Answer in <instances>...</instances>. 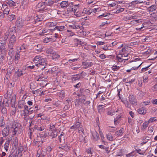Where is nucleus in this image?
Instances as JSON below:
<instances>
[{"label":"nucleus","mask_w":157,"mask_h":157,"mask_svg":"<svg viewBox=\"0 0 157 157\" xmlns=\"http://www.w3.org/2000/svg\"><path fill=\"white\" fill-rule=\"evenodd\" d=\"M40 56H36L34 59V62L35 63L36 66H37L38 67V65L40 59Z\"/></svg>","instance_id":"5701e85b"},{"label":"nucleus","mask_w":157,"mask_h":157,"mask_svg":"<svg viewBox=\"0 0 157 157\" xmlns=\"http://www.w3.org/2000/svg\"><path fill=\"white\" fill-rule=\"evenodd\" d=\"M52 148L50 146H48L47 148V150L48 152H50L52 150Z\"/></svg>","instance_id":"69168bd1"},{"label":"nucleus","mask_w":157,"mask_h":157,"mask_svg":"<svg viewBox=\"0 0 157 157\" xmlns=\"http://www.w3.org/2000/svg\"><path fill=\"white\" fill-rule=\"evenodd\" d=\"M43 78H44V77H42L41 76H40H40H36V77L35 79H36V81H43V80L42 79H43Z\"/></svg>","instance_id":"79ce46f5"},{"label":"nucleus","mask_w":157,"mask_h":157,"mask_svg":"<svg viewBox=\"0 0 157 157\" xmlns=\"http://www.w3.org/2000/svg\"><path fill=\"white\" fill-rule=\"evenodd\" d=\"M151 65H151L148 66L147 67H145L142 68L141 70V71L142 72H145V71H147V70L148 68V67H149Z\"/></svg>","instance_id":"3c124183"},{"label":"nucleus","mask_w":157,"mask_h":157,"mask_svg":"<svg viewBox=\"0 0 157 157\" xmlns=\"http://www.w3.org/2000/svg\"><path fill=\"white\" fill-rule=\"evenodd\" d=\"M8 157H17L16 155L13 153L10 154Z\"/></svg>","instance_id":"774afa93"},{"label":"nucleus","mask_w":157,"mask_h":157,"mask_svg":"<svg viewBox=\"0 0 157 157\" xmlns=\"http://www.w3.org/2000/svg\"><path fill=\"white\" fill-rule=\"evenodd\" d=\"M72 5V3H69L67 1H63L60 3V6L62 8L66 7L69 6H70V4Z\"/></svg>","instance_id":"9b49d317"},{"label":"nucleus","mask_w":157,"mask_h":157,"mask_svg":"<svg viewBox=\"0 0 157 157\" xmlns=\"http://www.w3.org/2000/svg\"><path fill=\"white\" fill-rule=\"evenodd\" d=\"M6 124L3 116L0 117V127H3Z\"/></svg>","instance_id":"b1692460"},{"label":"nucleus","mask_w":157,"mask_h":157,"mask_svg":"<svg viewBox=\"0 0 157 157\" xmlns=\"http://www.w3.org/2000/svg\"><path fill=\"white\" fill-rule=\"evenodd\" d=\"M56 23L55 22H48L47 23V26L48 27H54L56 25Z\"/></svg>","instance_id":"7c9ffc66"},{"label":"nucleus","mask_w":157,"mask_h":157,"mask_svg":"<svg viewBox=\"0 0 157 157\" xmlns=\"http://www.w3.org/2000/svg\"><path fill=\"white\" fill-rule=\"evenodd\" d=\"M51 29H48L46 28H44L42 30V32L41 33V35H43V34L44 33H48L47 34H48V31L50 30H50Z\"/></svg>","instance_id":"58836bf2"},{"label":"nucleus","mask_w":157,"mask_h":157,"mask_svg":"<svg viewBox=\"0 0 157 157\" xmlns=\"http://www.w3.org/2000/svg\"><path fill=\"white\" fill-rule=\"evenodd\" d=\"M128 47L125 46L122 48V49L119 51L118 55H121V57H127L128 54Z\"/></svg>","instance_id":"20e7f679"},{"label":"nucleus","mask_w":157,"mask_h":157,"mask_svg":"<svg viewBox=\"0 0 157 157\" xmlns=\"http://www.w3.org/2000/svg\"><path fill=\"white\" fill-rule=\"evenodd\" d=\"M125 6H123L121 7L120 6H118L117 8V10L115 13H118L123 11L125 9Z\"/></svg>","instance_id":"2eb2a0df"},{"label":"nucleus","mask_w":157,"mask_h":157,"mask_svg":"<svg viewBox=\"0 0 157 157\" xmlns=\"http://www.w3.org/2000/svg\"><path fill=\"white\" fill-rule=\"evenodd\" d=\"M21 111H23V116H24L25 117H27L29 114H31L29 111V110L25 111H24L22 110Z\"/></svg>","instance_id":"72a5a7b5"},{"label":"nucleus","mask_w":157,"mask_h":157,"mask_svg":"<svg viewBox=\"0 0 157 157\" xmlns=\"http://www.w3.org/2000/svg\"><path fill=\"white\" fill-rule=\"evenodd\" d=\"M20 51L19 52H16V54L15 56V58L16 59H19L20 58Z\"/></svg>","instance_id":"ea45409f"},{"label":"nucleus","mask_w":157,"mask_h":157,"mask_svg":"<svg viewBox=\"0 0 157 157\" xmlns=\"http://www.w3.org/2000/svg\"><path fill=\"white\" fill-rule=\"evenodd\" d=\"M46 4L44 2H40L38 3L37 5V7L38 8H40L39 11H45L48 10L49 11L51 10L50 9H48L46 6Z\"/></svg>","instance_id":"0eeeda50"},{"label":"nucleus","mask_w":157,"mask_h":157,"mask_svg":"<svg viewBox=\"0 0 157 157\" xmlns=\"http://www.w3.org/2000/svg\"><path fill=\"white\" fill-rule=\"evenodd\" d=\"M134 151H132L131 152L127 154L126 155V157H130L131 156H132L134 155L133 154V153H134Z\"/></svg>","instance_id":"5fc2aeb1"},{"label":"nucleus","mask_w":157,"mask_h":157,"mask_svg":"<svg viewBox=\"0 0 157 157\" xmlns=\"http://www.w3.org/2000/svg\"><path fill=\"white\" fill-rule=\"evenodd\" d=\"M25 105V103L24 102L20 101L18 103V107L20 109H24Z\"/></svg>","instance_id":"393cba45"},{"label":"nucleus","mask_w":157,"mask_h":157,"mask_svg":"<svg viewBox=\"0 0 157 157\" xmlns=\"http://www.w3.org/2000/svg\"><path fill=\"white\" fill-rule=\"evenodd\" d=\"M15 15L13 14L9 15L8 16V20L11 21L14 19Z\"/></svg>","instance_id":"37998d69"},{"label":"nucleus","mask_w":157,"mask_h":157,"mask_svg":"<svg viewBox=\"0 0 157 157\" xmlns=\"http://www.w3.org/2000/svg\"><path fill=\"white\" fill-rule=\"evenodd\" d=\"M137 111L138 113L140 114H145L146 113V111L143 108L138 109Z\"/></svg>","instance_id":"cd10ccee"},{"label":"nucleus","mask_w":157,"mask_h":157,"mask_svg":"<svg viewBox=\"0 0 157 157\" xmlns=\"http://www.w3.org/2000/svg\"><path fill=\"white\" fill-rule=\"evenodd\" d=\"M135 150L137 151V153H139L140 155H143L145 153L144 152H140V151H141V150L140 149H137L136 148H135Z\"/></svg>","instance_id":"8fccbe9b"},{"label":"nucleus","mask_w":157,"mask_h":157,"mask_svg":"<svg viewBox=\"0 0 157 157\" xmlns=\"http://www.w3.org/2000/svg\"><path fill=\"white\" fill-rule=\"evenodd\" d=\"M114 112L113 111V110H111L107 112V114L109 115L113 116L114 114Z\"/></svg>","instance_id":"de8ad7c7"},{"label":"nucleus","mask_w":157,"mask_h":157,"mask_svg":"<svg viewBox=\"0 0 157 157\" xmlns=\"http://www.w3.org/2000/svg\"><path fill=\"white\" fill-rule=\"evenodd\" d=\"M53 59H58L60 57V56L55 52H52L51 55Z\"/></svg>","instance_id":"4be33fe9"},{"label":"nucleus","mask_w":157,"mask_h":157,"mask_svg":"<svg viewBox=\"0 0 157 157\" xmlns=\"http://www.w3.org/2000/svg\"><path fill=\"white\" fill-rule=\"evenodd\" d=\"M117 59L118 60L119 62H122L123 60L126 61L128 59V58L123 59L121 58V57L117 56L116 57Z\"/></svg>","instance_id":"a19ab883"},{"label":"nucleus","mask_w":157,"mask_h":157,"mask_svg":"<svg viewBox=\"0 0 157 157\" xmlns=\"http://www.w3.org/2000/svg\"><path fill=\"white\" fill-rule=\"evenodd\" d=\"M106 137L109 140L112 141L113 140V138L110 133L106 135Z\"/></svg>","instance_id":"e433bc0d"},{"label":"nucleus","mask_w":157,"mask_h":157,"mask_svg":"<svg viewBox=\"0 0 157 157\" xmlns=\"http://www.w3.org/2000/svg\"><path fill=\"white\" fill-rule=\"evenodd\" d=\"M51 15V14L48 13L36 15L34 18L35 24H36L38 22L41 21L43 20H46L48 19L50 17Z\"/></svg>","instance_id":"f257e3e1"},{"label":"nucleus","mask_w":157,"mask_h":157,"mask_svg":"<svg viewBox=\"0 0 157 157\" xmlns=\"http://www.w3.org/2000/svg\"><path fill=\"white\" fill-rule=\"evenodd\" d=\"M2 116H6L7 115V110L5 107H3L1 110Z\"/></svg>","instance_id":"bb28decb"},{"label":"nucleus","mask_w":157,"mask_h":157,"mask_svg":"<svg viewBox=\"0 0 157 157\" xmlns=\"http://www.w3.org/2000/svg\"><path fill=\"white\" fill-rule=\"evenodd\" d=\"M70 147L68 146L67 144L65 145H61V146L59 147V149H61L62 150H64L66 151H67L69 150Z\"/></svg>","instance_id":"6ab92c4d"},{"label":"nucleus","mask_w":157,"mask_h":157,"mask_svg":"<svg viewBox=\"0 0 157 157\" xmlns=\"http://www.w3.org/2000/svg\"><path fill=\"white\" fill-rule=\"evenodd\" d=\"M43 42L44 43H48L49 42V38L46 37L44 38L43 40Z\"/></svg>","instance_id":"13d9d810"},{"label":"nucleus","mask_w":157,"mask_h":157,"mask_svg":"<svg viewBox=\"0 0 157 157\" xmlns=\"http://www.w3.org/2000/svg\"><path fill=\"white\" fill-rule=\"evenodd\" d=\"M135 80V78H133L131 79V80H129L126 83L128 84H130L133 82H134Z\"/></svg>","instance_id":"6e6d98bb"},{"label":"nucleus","mask_w":157,"mask_h":157,"mask_svg":"<svg viewBox=\"0 0 157 157\" xmlns=\"http://www.w3.org/2000/svg\"><path fill=\"white\" fill-rule=\"evenodd\" d=\"M101 10V9L100 8H94L92 9L91 10H88L87 11H86V10H85V9L83 10V13H87V12H89L90 14L92 12L95 13L96 12H99Z\"/></svg>","instance_id":"ddd939ff"},{"label":"nucleus","mask_w":157,"mask_h":157,"mask_svg":"<svg viewBox=\"0 0 157 157\" xmlns=\"http://www.w3.org/2000/svg\"><path fill=\"white\" fill-rule=\"evenodd\" d=\"M92 136L94 139L96 140H98L99 138L98 133L96 131L92 133Z\"/></svg>","instance_id":"a878e982"},{"label":"nucleus","mask_w":157,"mask_h":157,"mask_svg":"<svg viewBox=\"0 0 157 157\" xmlns=\"http://www.w3.org/2000/svg\"><path fill=\"white\" fill-rule=\"evenodd\" d=\"M22 126L19 123L15 122L14 127H12L13 135L14 136L16 135L17 133L20 134L22 129Z\"/></svg>","instance_id":"f03ea898"},{"label":"nucleus","mask_w":157,"mask_h":157,"mask_svg":"<svg viewBox=\"0 0 157 157\" xmlns=\"http://www.w3.org/2000/svg\"><path fill=\"white\" fill-rule=\"evenodd\" d=\"M46 126L45 124L41 123L40 121L39 120L34 126L35 129L39 131H41L44 130Z\"/></svg>","instance_id":"7ed1b4c3"},{"label":"nucleus","mask_w":157,"mask_h":157,"mask_svg":"<svg viewBox=\"0 0 157 157\" xmlns=\"http://www.w3.org/2000/svg\"><path fill=\"white\" fill-rule=\"evenodd\" d=\"M142 63H140L139 62L134 61L133 62V65L135 66L134 67L132 68V69L134 70L137 69L138 67L142 64Z\"/></svg>","instance_id":"a211bd4d"},{"label":"nucleus","mask_w":157,"mask_h":157,"mask_svg":"<svg viewBox=\"0 0 157 157\" xmlns=\"http://www.w3.org/2000/svg\"><path fill=\"white\" fill-rule=\"evenodd\" d=\"M156 9V6L155 5H153L148 7L147 10L149 12H153Z\"/></svg>","instance_id":"aec40b11"},{"label":"nucleus","mask_w":157,"mask_h":157,"mask_svg":"<svg viewBox=\"0 0 157 157\" xmlns=\"http://www.w3.org/2000/svg\"><path fill=\"white\" fill-rule=\"evenodd\" d=\"M9 9L5 8L3 11V13L7 15L9 14Z\"/></svg>","instance_id":"09e8293b"},{"label":"nucleus","mask_w":157,"mask_h":157,"mask_svg":"<svg viewBox=\"0 0 157 157\" xmlns=\"http://www.w3.org/2000/svg\"><path fill=\"white\" fill-rule=\"evenodd\" d=\"M129 100L130 103L133 105L136 106L137 105L136 99L133 95H130Z\"/></svg>","instance_id":"1a4fd4ad"},{"label":"nucleus","mask_w":157,"mask_h":157,"mask_svg":"<svg viewBox=\"0 0 157 157\" xmlns=\"http://www.w3.org/2000/svg\"><path fill=\"white\" fill-rule=\"evenodd\" d=\"M79 79V77H78L77 75H74L72 76L71 79L73 82H75L77 80H78Z\"/></svg>","instance_id":"2f4dec72"},{"label":"nucleus","mask_w":157,"mask_h":157,"mask_svg":"<svg viewBox=\"0 0 157 157\" xmlns=\"http://www.w3.org/2000/svg\"><path fill=\"white\" fill-rule=\"evenodd\" d=\"M81 123L79 122H77L73 125L70 128L71 129H78V132H79L80 131L83 132L84 130L82 127Z\"/></svg>","instance_id":"39448f33"},{"label":"nucleus","mask_w":157,"mask_h":157,"mask_svg":"<svg viewBox=\"0 0 157 157\" xmlns=\"http://www.w3.org/2000/svg\"><path fill=\"white\" fill-rule=\"evenodd\" d=\"M149 124V122H148L145 121V122L143 124L142 127H141V130H145L146 129V128L148 126Z\"/></svg>","instance_id":"c85d7f7f"},{"label":"nucleus","mask_w":157,"mask_h":157,"mask_svg":"<svg viewBox=\"0 0 157 157\" xmlns=\"http://www.w3.org/2000/svg\"><path fill=\"white\" fill-rule=\"evenodd\" d=\"M156 121V119L155 117H151L148 120V122H149V123H151L152 122Z\"/></svg>","instance_id":"a18cd8bd"},{"label":"nucleus","mask_w":157,"mask_h":157,"mask_svg":"<svg viewBox=\"0 0 157 157\" xmlns=\"http://www.w3.org/2000/svg\"><path fill=\"white\" fill-rule=\"evenodd\" d=\"M99 57L102 59H104L105 58V55L103 54L100 55Z\"/></svg>","instance_id":"338daca9"},{"label":"nucleus","mask_w":157,"mask_h":157,"mask_svg":"<svg viewBox=\"0 0 157 157\" xmlns=\"http://www.w3.org/2000/svg\"><path fill=\"white\" fill-rule=\"evenodd\" d=\"M9 128L7 126L2 130V133L3 136L4 137L7 136L9 134Z\"/></svg>","instance_id":"9d476101"},{"label":"nucleus","mask_w":157,"mask_h":157,"mask_svg":"<svg viewBox=\"0 0 157 157\" xmlns=\"http://www.w3.org/2000/svg\"><path fill=\"white\" fill-rule=\"evenodd\" d=\"M65 28L64 26H56L55 27L52 29H51V31H54L55 30H57L59 32L63 31L64 30Z\"/></svg>","instance_id":"4468645a"},{"label":"nucleus","mask_w":157,"mask_h":157,"mask_svg":"<svg viewBox=\"0 0 157 157\" xmlns=\"http://www.w3.org/2000/svg\"><path fill=\"white\" fill-rule=\"evenodd\" d=\"M58 2V0H45V3L46 4V5L49 6H51L55 3H56Z\"/></svg>","instance_id":"f8f14e48"},{"label":"nucleus","mask_w":157,"mask_h":157,"mask_svg":"<svg viewBox=\"0 0 157 157\" xmlns=\"http://www.w3.org/2000/svg\"><path fill=\"white\" fill-rule=\"evenodd\" d=\"M112 70L114 71H117L118 70L120 67L117 65H113L112 67Z\"/></svg>","instance_id":"49530a36"},{"label":"nucleus","mask_w":157,"mask_h":157,"mask_svg":"<svg viewBox=\"0 0 157 157\" xmlns=\"http://www.w3.org/2000/svg\"><path fill=\"white\" fill-rule=\"evenodd\" d=\"M26 47H25L24 45H23L21 46L20 47V50L22 51L26 49Z\"/></svg>","instance_id":"0e129e2a"},{"label":"nucleus","mask_w":157,"mask_h":157,"mask_svg":"<svg viewBox=\"0 0 157 157\" xmlns=\"http://www.w3.org/2000/svg\"><path fill=\"white\" fill-rule=\"evenodd\" d=\"M108 24V23L107 21H106L105 22H102L101 24L100 25V27H102L104 26L105 25L107 24Z\"/></svg>","instance_id":"052dcab7"},{"label":"nucleus","mask_w":157,"mask_h":157,"mask_svg":"<svg viewBox=\"0 0 157 157\" xmlns=\"http://www.w3.org/2000/svg\"><path fill=\"white\" fill-rule=\"evenodd\" d=\"M29 110L31 114L33 112L36 111L34 109L33 107H32L29 108Z\"/></svg>","instance_id":"bf43d9fd"},{"label":"nucleus","mask_w":157,"mask_h":157,"mask_svg":"<svg viewBox=\"0 0 157 157\" xmlns=\"http://www.w3.org/2000/svg\"><path fill=\"white\" fill-rule=\"evenodd\" d=\"M6 42L4 40L2 41L0 40V50H4L6 48Z\"/></svg>","instance_id":"412c9836"},{"label":"nucleus","mask_w":157,"mask_h":157,"mask_svg":"<svg viewBox=\"0 0 157 157\" xmlns=\"http://www.w3.org/2000/svg\"><path fill=\"white\" fill-rule=\"evenodd\" d=\"M124 104L126 107L128 108H130L131 105L128 101H127Z\"/></svg>","instance_id":"864d4df0"},{"label":"nucleus","mask_w":157,"mask_h":157,"mask_svg":"<svg viewBox=\"0 0 157 157\" xmlns=\"http://www.w3.org/2000/svg\"><path fill=\"white\" fill-rule=\"evenodd\" d=\"M8 4L10 6H16V3L12 0H10L7 2Z\"/></svg>","instance_id":"473e14b6"},{"label":"nucleus","mask_w":157,"mask_h":157,"mask_svg":"<svg viewBox=\"0 0 157 157\" xmlns=\"http://www.w3.org/2000/svg\"><path fill=\"white\" fill-rule=\"evenodd\" d=\"M75 40L76 41L78 42V44H80L81 45H82L83 44H84L80 40L78 39H76Z\"/></svg>","instance_id":"4d7b16f0"},{"label":"nucleus","mask_w":157,"mask_h":157,"mask_svg":"<svg viewBox=\"0 0 157 157\" xmlns=\"http://www.w3.org/2000/svg\"><path fill=\"white\" fill-rule=\"evenodd\" d=\"M141 104L143 106L145 107L147 105H150V102L148 101L143 102H142Z\"/></svg>","instance_id":"c03bdc74"},{"label":"nucleus","mask_w":157,"mask_h":157,"mask_svg":"<svg viewBox=\"0 0 157 157\" xmlns=\"http://www.w3.org/2000/svg\"><path fill=\"white\" fill-rule=\"evenodd\" d=\"M78 7V5H76L75 6H73L71 8L67 9V11H73L74 13H75L77 10V8Z\"/></svg>","instance_id":"dca6fc26"},{"label":"nucleus","mask_w":157,"mask_h":157,"mask_svg":"<svg viewBox=\"0 0 157 157\" xmlns=\"http://www.w3.org/2000/svg\"><path fill=\"white\" fill-rule=\"evenodd\" d=\"M123 128H122L119 130L116 131L115 132V135L118 136H121L123 133Z\"/></svg>","instance_id":"c756f323"},{"label":"nucleus","mask_w":157,"mask_h":157,"mask_svg":"<svg viewBox=\"0 0 157 157\" xmlns=\"http://www.w3.org/2000/svg\"><path fill=\"white\" fill-rule=\"evenodd\" d=\"M10 144V141H7L5 144H4V148L6 151H7L8 150V148Z\"/></svg>","instance_id":"f704fd0d"},{"label":"nucleus","mask_w":157,"mask_h":157,"mask_svg":"<svg viewBox=\"0 0 157 157\" xmlns=\"http://www.w3.org/2000/svg\"><path fill=\"white\" fill-rule=\"evenodd\" d=\"M55 128V126L54 124H50V128L52 130H53Z\"/></svg>","instance_id":"680f3d73"},{"label":"nucleus","mask_w":157,"mask_h":157,"mask_svg":"<svg viewBox=\"0 0 157 157\" xmlns=\"http://www.w3.org/2000/svg\"><path fill=\"white\" fill-rule=\"evenodd\" d=\"M46 52L48 54H50L51 55L52 52H53L52 48L51 47H50L46 49Z\"/></svg>","instance_id":"c9c22d12"},{"label":"nucleus","mask_w":157,"mask_h":157,"mask_svg":"<svg viewBox=\"0 0 157 157\" xmlns=\"http://www.w3.org/2000/svg\"><path fill=\"white\" fill-rule=\"evenodd\" d=\"M16 41V38L15 36L14 35H13L10 37V41L8 44V46L11 48L13 47Z\"/></svg>","instance_id":"423d86ee"},{"label":"nucleus","mask_w":157,"mask_h":157,"mask_svg":"<svg viewBox=\"0 0 157 157\" xmlns=\"http://www.w3.org/2000/svg\"><path fill=\"white\" fill-rule=\"evenodd\" d=\"M29 109L27 105H25L24 108V110L23 111H25L29 110Z\"/></svg>","instance_id":"e2e57ef3"},{"label":"nucleus","mask_w":157,"mask_h":157,"mask_svg":"<svg viewBox=\"0 0 157 157\" xmlns=\"http://www.w3.org/2000/svg\"><path fill=\"white\" fill-rule=\"evenodd\" d=\"M13 47H12L10 48V47L8 46V48L9 49V52H8L9 54L10 55H12L14 51L13 48Z\"/></svg>","instance_id":"4c0bfd02"},{"label":"nucleus","mask_w":157,"mask_h":157,"mask_svg":"<svg viewBox=\"0 0 157 157\" xmlns=\"http://www.w3.org/2000/svg\"><path fill=\"white\" fill-rule=\"evenodd\" d=\"M40 59L38 65V67L41 69H44L45 68V66L46 65V63L45 62V59L43 58L42 57L40 56Z\"/></svg>","instance_id":"6e6552de"},{"label":"nucleus","mask_w":157,"mask_h":157,"mask_svg":"<svg viewBox=\"0 0 157 157\" xmlns=\"http://www.w3.org/2000/svg\"><path fill=\"white\" fill-rule=\"evenodd\" d=\"M17 76L18 77H20L23 75L22 71H17L16 72Z\"/></svg>","instance_id":"603ef678"},{"label":"nucleus","mask_w":157,"mask_h":157,"mask_svg":"<svg viewBox=\"0 0 157 157\" xmlns=\"http://www.w3.org/2000/svg\"><path fill=\"white\" fill-rule=\"evenodd\" d=\"M64 134L63 132H62L60 135L59 136L58 138L60 143H63L65 142V139L64 136Z\"/></svg>","instance_id":"f3484780"}]
</instances>
